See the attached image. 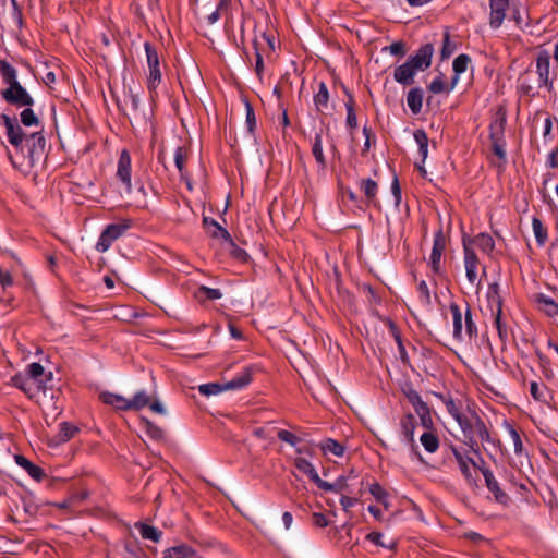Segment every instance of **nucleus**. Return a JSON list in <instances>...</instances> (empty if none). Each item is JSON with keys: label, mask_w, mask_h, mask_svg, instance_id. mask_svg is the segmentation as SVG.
Instances as JSON below:
<instances>
[{"label": "nucleus", "mask_w": 558, "mask_h": 558, "mask_svg": "<svg viewBox=\"0 0 558 558\" xmlns=\"http://www.w3.org/2000/svg\"><path fill=\"white\" fill-rule=\"evenodd\" d=\"M486 487L494 495L495 500L501 505H507L510 500L509 496L500 488L498 481L493 472L488 469L482 470Z\"/></svg>", "instance_id": "obj_17"}, {"label": "nucleus", "mask_w": 558, "mask_h": 558, "mask_svg": "<svg viewBox=\"0 0 558 558\" xmlns=\"http://www.w3.org/2000/svg\"><path fill=\"white\" fill-rule=\"evenodd\" d=\"M312 522L317 527H326L329 524L328 519L320 512H314L312 515Z\"/></svg>", "instance_id": "obj_63"}, {"label": "nucleus", "mask_w": 558, "mask_h": 558, "mask_svg": "<svg viewBox=\"0 0 558 558\" xmlns=\"http://www.w3.org/2000/svg\"><path fill=\"white\" fill-rule=\"evenodd\" d=\"M317 487H319L320 489L326 490V492L340 493V492L347 489V487H348L347 478L344 476H339L335 483H328L320 478V482H318Z\"/></svg>", "instance_id": "obj_39"}, {"label": "nucleus", "mask_w": 558, "mask_h": 558, "mask_svg": "<svg viewBox=\"0 0 558 558\" xmlns=\"http://www.w3.org/2000/svg\"><path fill=\"white\" fill-rule=\"evenodd\" d=\"M292 462L295 469L299 472L307 475L313 483L317 485L318 482H320V477L318 475L316 468L308 459H306L305 457H294L292 459Z\"/></svg>", "instance_id": "obj_20"}, {"label": "nucleus", "mask_w": 558, "mask_h": 558, "mask_svg": "<svg viewBox=\"0 0 558 558\" xmlns=\"http://www.w3.org/2000/svg\"><path fill=\"white\" fill-rule=\"evenodd\" d=\"M439 398L442 400L446 410L452 416L453 420L464 412L462 403L460 401H457L451 397H445L442 395H439Z\"/></svg>", "instance_id": "obj_41"}, {"label": "nucleus", "mask_w": 558, "mask_h": 558, "mask_svg": "<svg viewBox=\"0 0 558 558\" xmlns=\"http://www.w3.org/2000/svg\"><path fill=\"white\" fill-rule=\"evenodd\" d=\"M390 329H391V332L393 335V338L397 342V345H398V351H399V355H400V359L401 361L407 364L409 363V356H408V353H407V350L404 348V344L402 342V339H401V336L396 327V325L393 323H390Z\"/></svg>", "instance_id": "obj_48"}, {"label": "nucleus", "mask_w": 558, "mask_h": 558, "mask_svg": "<svg viewBox=\"0 0 558 558\" xmlns=\"http://www.w3.org/2000/svg\"><path fill=\"white\" fill-rule=\"evenodd\" d=\"M471 62V58L468 56V54H459L454 60H453V63H452V69H453V72H454V75L452 77V85L451 87L448 89V92L452 90L454 85L458 83L459 81V77L462 73H464L469 66Z\"/></svg>", "instance_id": "obj_26"}, {"label": "nucleus", "mask_w": 558, "mask_h": 558, "mask_svg": "<svg viewBox=\"0 0 558 558\" xmlns=\"http://www.w3.org/2000/svg\"><path fill=\"white\" fill-rule=\"evenodd\" d=\"M2 121L5 126L7 137L10 144L13 145L16 149L24 151V141L27 135L19 125L17 120L15 118H10L9 116L3 114Z\"/></svg>", "instance_id": "obj_9"}, {"label": "nucleus", "mask_w": 558, "mask_h": 558, "mask_svg": "<svg viewBox=\"0 0 558 558\" xmlns=\"http://www.w3.org/2000/svg\"><path fill=\"white\" fill-rule=\"evenodd\" d=\"M134 527L138 531V533L144 539H149L153 541L154 543H158L162 537L161 531L147 523L136 522L134 524Z\"/></svg>", "instance_id": "obj_27"}, {"label": "nucleus", "mask_w": 558, "mask_h": 558, "mask_svg": "<svg viewBox=\"0 0 558 558\" xmlns=\"http://www.w3.org/2000/svg\"><path fill=\"white\" fill-rule=\"evenodd\" d=\"M415 143L418 146V154L422 158V162H425L428 156V137L423 129L415 130L413 133Z\"/></svg>", "instance_id": "obj_33"}, {"label": "nucleus", "mask_w": 558, "mask_h": 558, "mask_svg": "<svg viewBox=\"0 0 558 558\" xmlns=\"http://www.w3.org/2000/svg\"><path fill=\"white\" fill-rule=\"evenodd\" d=\"M454 421L459 424L461 432L464 436V442L472 449L475 450L477 447V439L481 441H490L489 432L484 421L476 414L475 411L469 407L466 412H463Z\"/></svg>", "instance_id": "obj_1"}, {"label": "nucleus", "mask_w": 558, "mask_h": 558, "mask_svg": "<svg viewBox=\"0 0 558 558\" xmlns=\"http://www.w3.org/2000/svg\"><path fill=\"white\" fill-rule=\"evenodd\" d=\"M407 104L413 114H418L423 105V90L421 88H412L407 95Z\"/></svg>", "instance_id": "obj_28"}, {"label": "nucleus", "mask_w": 558, "mask_h": 558, "mask_svg": "<svg viewBox=\"0 0 558 558\" xmlns=\"http://www.w3.org/2000/svg\"><path fill=\"white\" fill-rule=\"evenodd\" d=\"M277 436L280 440L289 444L292 447H296L301 439L293 433L286 429H277Z\"/></svg>", "instance_id": "obj_55"}, {"label": "nucleus", "mask_w": 558, "mask_h": 558, "mask_svg": "<svg viewBox=\"0 0 558 558\" xmlns=\"http://www.w3.org/2000/svg\"><path fill=\"white\" fill-rule=\"evenodd\" d=\"M1 95L7 102L19 107H31L34 104L33 98L19 81L9 85Z\"/></svg>", "instance_id": "obj_8"}, {"label": "nucleus", "mask_w": 558, "mask_h": 558, "mask_svg": "<svg viewBox=\"0 0 558 558\" xmlns=\"http://www.w3.org/2000/svg\"><path fill=\"white\" fill-rule=\"evenodd\" d=\"M410 403L412 404L416 413L429 408L420 395L415 397L413 400H411Z\"/></svg>", "instance_id": "obj_64"}, {"label": "nucleus", "mask_w": 558, "mask_h": 558, "mask_svg": "<svg viewBox=\"0 0 558 558\" xmlns=\"http://www.w3.org/2000/svg\"><path fill=\"white\" fill-rule=\"evenodd\" d=\"M198 390L203 396H214L220 393L221 391H226L227 389H225V384L220 385L216 383H209L201 385Z\"/></svg>", "instance_id": "obj_51"}, {"label": "nucleus", "mask_w": 558, "mask_h": 558, "mask_svg": "<svg viewBox=\"0 0 558 558\" xmlns=\"http://www.w3.org/2000/svg\"><path fill=\"white\" fill-rule=\"evenodd\" d=\"M15 462L17 465L23 468L27 474L33 477L34 480H40L44 475V471L41 468L35 465L32 463L28 459H26L24 456L17 454L15 456Z\"/></svg>", "instance_id": "obj_30"}, {"label": "nucleus", "mask_w": 558, "mask_h": 558, "mask_svg": "<svg viewBox=\"0 0 558 558\" xmlns=\"http://www.w3.org/2000/svg\"><path fill=\"white\" fill-rule=\"evenodd\" d=\"M369 493L372 496L379 502H381L386 509H388V493L386 489L378 483H373L369 486Z\"/></svg>", "instance_id": "obj_46"}, {"label": "nucleus", "mask_w": 558, "mask_h": 558, "mask_svg": "<svg viewBox=\"0 0 558 558\" xmlns=\"http://www.w3.org/2000/svg\"><path fill=\"white\" fill-rule=\"evenodd\" d=\"M536 302L539 308L548 316H558V302L554 301L551 298L541 293L536 296Z\"/></svg>", "instance_id": "obj_32"}, {"label": "nucleus", "mask_w": 558, "mask_h": 558, "mask_svg": "<svg viewBox=\"0 0 558 558\" xmlns=\"http://www.w3.org/2000/svg\"><path fill=\"white\" fill-rule=\"evenodd\" d=\"M465 242L470 243V247H473V248L477 247L478 250L482 251V253H484L486 255H490L495 248L494 239L492 238V235H489L486 232H481L473 238L464 235L462 238L463 246H464Z\"/></svg>", "instance_id": "obj_14"}, {"label": "nucleus", "mask_w": 558, "mask_h": 558, "mask_svg": "<svg viewBox=\"0 0 558 558\" xmlns=\"http://www.w3.org/2000/svg\"><path fill=\"white\" fill-rule=\"evenodd\" d=\"M445 247H446L445 238L442 235V232L439 231L434 238L433 248H432V253L429 256V266L434 274H440L441 256H442V252H444Z\"/></svg>", "instance_id": "obj_16"}, {"label": "nucleus", "mask_w": 558, "mask_h": 558, "mask_svg": "<svg viewBox=\"0 0 558 558\" xmlns=\"http://www.w3.org/2000/svg\"><path fill=\"white\" fill-rule=\"evenodd\" d=\"M428 89L433 93V94H440V93H444L446 92V83L444 81V77L441 74L437 75L436 77L433 78V81L430 82V84L428 85Z\"/></svg>", "instance_id": "obj_56"}, {"label": "nucleus", "mask_w": 558, "mask_h": 558, "mask_svg": "<svg viewBox=\"0 0 558 558\" xmlns=\"http://www.w3.org/2000/svg\"><path fill=\"white\" fill-rule=\"evenodd\" d=\"M117 177L124 184L128 193L131 192V156L128 150H122L118 160Z\"/></svg>", "instance_id": "obj_15"}, {"label": "nucleus", "mask_w": 558, "mask_h": 558, "mask_svg": "<svg viewBox=\"0 0 558 558\" xmlns=\"http://www.w3.org/2000/svg\"><path fill=\"white\" fill-rule=\"evenodd\" d=\"M46 141L40 132H34L25 137L24 149H26L27 158L33 165L44 154Z\"/></svg>", "instance_id": "obj_10"}, {"label": "nucleus", "mask_w": 558, "mask_h": 558, "mask_svg": "<svg viewBox=\"0 0 558 558\" xmlns=\"http://www.w3.org/2000/svg\"><path fill=\"white\" fill-rule=\"evenodd\" d=\"M21 122L25 126H32V125H38L39 120H38L37 116L35 114V112L33 111V109L25 108L21 112Z\"/></svg>", "instance_id": "obj_54"}, {"label": "nucleus", "mask_w": 558, "mask_h": 558, "mask_svg": "<svg viewBox=\"0 0 558 558\" xmlns=\"http://www.w3.org/2000/svg\"><path fill=\"white\" fill-rule=\"evenodd\" d=\"M143 424L145 426V433L155 440H159L163 438V430L148 420H143Z\"/></svg>", "instance_id": "obj_50"}, {"label": "nucleus", "mask_w": 558, "mask_h": 558, "mask_svg": "<svg viewBox=\"0 0 558 558\" xmlns=\"http://www.w3.org/2000/svg\"><path fill=\"white\" fill-rule=\"evenodd\" d=\"M312 153L316 160V162L322 167H326V159L323 153V138L319 133L315 134L313 146H312Z\"/></svg>", "instance_id": "obj_42"}, {"label": "nucleus", "mask_w": 558, "mask_h": 558, "mask_svg": "<svg viewBox=\"0 0 558 558\" xmlns=\"http://www.w3.org/2000/svg\"><path fill=\"white\" fill-rule=\"evenodd\" d=\"M416 427V420L413 414L404 415L400 421V429L401 434L404 438V441L412 447L415 445L414 440V432Z\"/></svg>", "instance_id": "obj_22"}, {"label": "nucleus", "mask_w": 558, "mask_h": 558, "mask_svg": "<svg viewBox=\"0 0 558 558\" xmlns=\"http://www.w3.org/2000/svg\"><path fill=\"white\" fill-rule=\"evenodd\" d=\"M416 414L420 417L422 426L425 427L426 430H433L434 423H433L429 408H427L423 411H420Z\"/></svg>", "instance_id": "obj_57"}, {"label": "nucleus", "mask_w": 558, "mask_h": 558, "mask_svg": "<svg viewBox=\"0 0 558 558\" xmlns=\"http://www.w3.org/2000/svg\"><path fill=\"white\" fill-rule=\"evenodd\" d=\"M329 102V92L327 85L324 82H320L318 85V90L314 95V104L319 112H324L328 108Z\"/></svg>", "instance_id": "obj_31"}, {"label": "nucleus", "mask_w": 558, "mask_h": 558, "mask_svg": "<svg viewBox=\"0 0 558 558\" xmlns=\"http://www.w3.org/2000/svg\"><path fill=\"white\" fill-rule=\"evenodd\" d=\"M174 163L181 175L184 172L185 155L182 147H178L174 151Z\"/></svg>", "instance_id": "obj_61"}, {"label": "nucleus", "mask_w": 558, "mask_h": 558, "mask_svg": "<svg viewBox=\"0 0 558 558\" xmlns=\"http://www.w3.org/2000/svg\"><path fill=\"white\" fill-rule=\"evenodd\" d=\"M150 398L145 390L137 391L129 399L130 410H141L149 404Z\"/></svg>", "instance_id": "obj_44"}, {"label": "nucleus", "mask_w": 558, "mask_h": 558, "mask_svg": "<svg viewBox=\"0 0 558 558\" xmlns=\"http://www.w3.org/2000/svg\"><path fill=\"white\" fill-rule=\"evenodd\" d=\"M361 191L365 194L367 201L372 202L375 199L378 192V184L372 179H362L359 182Z\"/></svg>", "instance_id": "obj_40"}, {"label": "nucleus", "mask_w": 558, "mask_h": 558, "mask_svg": "<svg viewBox=\"0 0 558 558\" xmlns=\"http://www.w3.org/2000/svg\"><path fill=\"white\" fill-rule=\"evenodd\" d=\"M417 293L418 300L423 306H429L432 304L430 291L425 280L418 282Z\"/></svg>", "instance_id": "obj_49"}, {"label": "nucleus", "mask_w": 558, "mask_h": 558, "mask_svg": "<svg viewBox=\"0 0 558 558\" xmlns=\"http://www.w3.org/2000/svg\"><path fill=\"white\" fill-rule=\"evenodd\" d=\"M449 310L452 316L453 326V338L462 341L465 336L471 338L477 333V328L472 319V314L469 305L466 306L465 314L463 316L460 306L457 303H451Z\"/></svg>", "instance_id": "obj_2"}, {"label": "nucleus", "mask_w": 558, "mask_h": 558, "mask_svg": "<svg viewBox=\"0 0 558 558\" xmlns=\"http://www.w3.org/2000/svg\"><path fill=\"white\" fill-rule=\"evenodd\" d=\"M245 109H246L245 123H246L247 130L252 133L256 126L255 113H254L252 106L248 102H246Z\"/></svg>", "instance_id": "obj_60"}, {"label": "nucleus", "mask_w": 558, "mask_h": 558, "mask_svg": "<svg viewBox=\"0 0 558 558\" xmlns=\"http://www.w3.org/2000/svg\"><path fill=\"white\" fill-rule=\"evenodd\" d=\"M11 385L22 390L28 398H34L38 392L44 390L25 373H19L12 376Z\"/></svg>", "instance_id": "obj_12"}, {"label": "nucleus", "mask_w": 558, "mask_h": 558, "mask_svg": "<svg viewBox=\"0 0 558 558\" xmlns=\"http://www.w3.org/2000/svg\"><path fill=\"white\" fill-rule=\"evenodd\" d=\"M132 226L130 219L108 225L100 233L95 248L99 253L107 252L112 243L121 238Z\"/></svg>", "instance_id": "obj_4"}, {"label": "nucleus", "mask_w": 558, "mask_h": 558, "mask_svg": "<svg viewBox=\"0 0 558 558\" xmlns=\"http://www.w3.org/2000/svg\"><path fill=\"white\" fill-rule=\"evenodd\" d=\"M144 49L148 66L147 88L150 93H153L156 92L162 80L160 61L157 50L150 43L146 41L144 44Z\"/></svg>", "instance_id": "obj_5"}, {"label": "nucleus", "mask_w": 558, "mask_h": 558, "mask_svg": "<svg viewBox=\"0 0 558 558\" xmlns=\"http://www.w3.org/2000/svg\"><path fill=\"white\" fill-rule=\"evenodd\" d=\"M203 223L207 232L213 238L223 239L226 241H230L233 244L230 233L225 228H222L214 218L204 217Z\"/></svg>", "instance_id": "obj_25"}, {"label": "nucleus", "mask_w": 558, "mask_h": 558, "mask_svg": "<svg viewBox=\"0 0 558 558\" xmlns=\"http://www.w3.org/2000/svg\"><path fill=\"white\" fill-rule=\"evenodd\" d=\"M420 442L428 453H435L439 448V437L434 430H426L420 437Z\"/></svg>", "instance_id": "obj_29"}, {"label": "nucleus", "mask_w": 558, "mask_h": 558, "mask_svg": "<svg viewBox=\"0 0 558 558\" xmlns=\"http://www.w3.org/2000/svg\"><path fill=\"white\" fill-rule=\"evenodd\" d=\"M499 284L494 282L488 286L487 290V300L492 310V315L494 317V324L498 331V336L501 340H506L508 338V328L506 323L502 322V300L499 293Z\"/></svg>", "instance_id": "obj_3"}, {"label": "nucleus", "mask_w": 558, "mask_h": 558, "mask_svg": "<svg viewBox=\"0 0 558 558\" xmlns=\"http://www.w3.org/2000/svg\"><path fill=\"white\" fill-rule=\"evenodd\" d=\"M456 46L450 41L449 33L444 35V43L441 48V58L447 59L454 52Z\"/></svg>", "instance_id": "obj_58"}, {"label": "nucleus", "mask_w": 558, "mask_h": 558, "mask_svg": "<svg viewBox=\"0 0 558 558\" xmlns=\"http://www.w3.org/2000/svg\"><path fill=\"white\" fill-rule=\"evenodd\" d=\"M195 298L199 301H215L221 299L222 293L219 289L201 286L195 292Z\"/></svg>", "instance_id": "obj_38"}, {"label": "nucleus", "mask_w": 558, "mask_h": 558, "mask_svg": "<svg viewBox=\"0 0 558 558\" xmlns=\"http://www.w3.org/2000/svg\"><path fill=\"white\" fill-rule=\"evenodd\" d=\"M505 120L496 121L490 124V138L493 140L494 153L501 159L506 157L504 147L499 144V138L504 132Z\"/></svg>", "instance_id": "obj_24"}, {"label": "nucleus", "mask_w": 558, "mask_h": 558, "mask_svg": "<svg viewBox=\"0 0 558 558\" xmlns=\"http://www.w3.org/2000/svg\"><path fill=\"white\" fill-rule=\"evenodd\" d=\"M275 432L277 433V429L268 424L266 426L255 428L253 430V435L259 439L272 440Z\"/></svg>", "instance_id": "obj_52"}, {"label": "nucleus", "mask_w": 558, "mask_h": 558, "mask_svg": "<svg viewBox=\"0 0 558 558\" xmlns=\"http://www.w3.org/2000/svg\"><path fill=\"white\" fill-rule=\"evenodd\" d=\"M99 399L108 405L113 407L117 410L130 411L129 399L121 395H117L109 391H104L99 395Z\"/></svg>", "instance_id": "obj_23"}, {"label": "nucleus", "mask_w": 558, "mask_h": 558, "mask_svg": "<svg viewBox=\"0 0 558 558\" xmlns=\"http://www.w3.org/2000/svg\"><path fill=\"white\" fill-rule=\"evenodd\" d=\"M193 549L186 545H179L166 550L165 558H187L193 555Z\"/></svg>", "instance_id": "obj_45"}, {"label": "nucleus", "mask_w": 558, "mask_h": 558, "mask_svg": "<svg viewBox=\"0 0 558 558\" xmlns=\"http://www.w3.org/2000/svg\"><path fill=\"white\" fill-rule=\"evenodd\" d=\"M24 373L43 389H45L46 384L51 380V373H46L44 366L37 362L28 364Z\"/></svg>", "instance_id": "obj_19"}, {"label": "nucleus", "mask_w": 558, "mask_h": 558, "mask_svg": "<svg viewBox=\"0 0 558 558\" xmlns=\"http://www.w3.org/2000/svg\"><path fill=\"white\" fill-rule=\"evenodd\" d=\"M463 262L465 268V276L468 281L472 286L478 287L481 283L480 280V269H482L483 274H485V266L481 265L480 259L475 253L473 247H470V243L465 242L463 247Z\"/></svg>", "instance_id": "obj_6"}, {"label": "nucleus", "mask_w": 558, "mask_h": 558, "mask_svg": "<svg viewBox=\"0 0 558 558\" xmlns=\"http://www.w3.org/2000/svg\"><path fill=\"white\" fill-rule=\"evenodd\" d=\"M434 53V47L432 44L423 45L413 56L408 59L415 70L423 71L427 69L432 63V57Z\"/></svg>", "instance_id": "obj_11"}, {"label": "nucleus", "mask_w": 558, "mask_h": 558, "mask_svg": "<svg viewBox=\"0 0 558 558\" xmlns=\"http://www.w3.org/2000/svg\"><path fill=\"white\" fill-rule=\"evenodd\" d=\"M416 73L417 71L415 68H413L411 63L407 61L395 69L393 78L399 84L408 86L413 83Z\"/></svg>", "instance_id": "obj_21"}, {"label": "nucleus", "mask_w": 558, "mask_h": 558, "mask_svg": "<svg viewBox=\"0 0 558 558\" xmlns=\"http://www.w3.org/2000/svg\"><path fill=\"white\" fill-rule=\"evenodd\" d=\"M255 369L253 365L245 366L231 380L225 383V389L239 390L246 387L252 381Z\"/></svg>", "instance_id": "obj_18"}, {"label": "nucleus", "mask_w": 558, "mask_h": 558, "mask_svg": "<svg viewBox=\"0 0 558 558\" xmlns=\"http://www.w3.org/2000/svg\"><path fill=\"white\" fill-rule=\"evenodd\" d=\"M77 427L68 423L63 422L60 424V429L58 434L59 441L65 442L69 441L71 438L74 437V435L77 433Z\"/></svg>", "instance_id": "obj_47"}, {"label": "nucleus", "mask_w": 558, "mask_h": 558, "mask_svg": "<svg viewBox=\"0 0 558 558\" xmlns=\"http://www.w3.org/2000/svg\"><path fill=\"white\" fill-rule=\"evenodd\" d=\"M345 109H347V125L350 129H355L357 126V119L356 113L354 110V102L352 97L348 102H345Z\"/></svg>", "instance_id": "obj_53"}, {"label": "nucleus", "mask_w": 558, "mask_h": 558, "mask_svg": "<svg viewBox=\"0 0 558 558\" xmlns=\"http://www.w3.org/2000/svg\"><path fill=\"white\" fill-rule=\"evenodd\" d=\"M530 393L536 401H545V393L544 390L539 387V385L536 381H532L530 384Z\"/></svg>", "instance_id": "obj_62"}, {"label": "nucleus", "mask_w": 558, "mask_h": 558, "mask_svg": "<svg viewBox=\"0 0 558 558\" xmlns=\"http://www.w3.org/2000/svg\"><path fill=\"white\" fill-rule=\"evenodd\" d=\"M453 456L459 464V468L462 472V474L470 480L472 477L471 474V464L474 465V462L471 458L464 457L461 452H459L457 449H453Z\"/></svg>", "instance_id": "obj_43"}, {"label": "nucleus", "mask_w": 558, "mask_h": 558, "mask_svg": "<svg viewBox=\"0 0 558 558\" xmlns=\"http://www.w3.org/2000/svg\"><path fill=\"white\" fill-rule=\"evenodd\" d=\"M320 449L324 454H332L336 457H342L344 454V446L339 441L328 438L320 444Z\"/></svg>", "instance_id": "obj_34"}, {"label": "nucleus", "mask_w": 558, "mask_h": 558, "mask_svg": "<svg viewBox=\"0 0 558 558\" xmlns=\"http://www.w3.org/2000/svg\"><path fill=\"white\" fill-rule=\"evenodd\" d=\"M0 75L3 82L8 85H11L17 82V73L16 70L5 60L0 59Z\"/></svg>", "instance_id": "obj_37"}, {"label": "nucleus", "mask_w": 558, "mask_h": 558, "mask_svg": "<svg viewBox=\"0 0 558 558\" xmlns=\"http://www.w3.org/2000/svg\"><path fill=\"white\" fill-rule=\"evenodd\" d=\"M489 25L492 28H499L506 17V13L509 9V0H489Z\"/></svg>", "instance_id": "obj_13"}, {"label": "nucleus", "mask_w": 558, "mask_h": 558, "mask_svg": "<svg viewBox=\"0 0 558 558\" xmlns=\"http://www.w3.org/2000/svg\"><path fill=\"white\" fill-rule=\"evenodd\" d=\"M505 428L512 441L514 453L519 457L522 456L524 452V448L519 432L514 428L513 425H511L508 422L505 423Z\"/></svg>", "instance_id": "obj_35"}, {"label": "nucleus", "mask_w": 558, "mask_h": 558, "mask_svg": "<svg viewBox=\"0 0 558 558\" xmlns=\"http://www.w3.org/2000/svg\"><path fill=\"white\" fill-rule=\"evenodd\" d=\"M532 229L537 244L543 246L547 241L548 234L546 227L538 217L534 216L532 218Z\"/></svg>", "instance_id": "obj_36"}, {"label": "nucleus", "mask_w": 558, "mask_h": 558, "mask_svg": "<svg viewBox=\"0 0 558 558\" xmlns=\"http://www.w3.org/2000/svg\"><path fill=\"white\" fill-rule=\"evenodd\" d=\"M383 534L379 533V532H371L366 535V539L374 543L375 545L377 546H381V547H385V548H393L395 547V543H391V544H385L383 541Z\"/></svg>", "instance_id": "obj_59"}, {"label": "nucleus", "mask_w": 558, "mask_h": 558, "mask_svg": "<svg viewBox=\"0 0 558 558\" xmlns=\"http://www.w3.org/2000/svg\"><path fill=\"white\" fill-rule=\"evenodd\" d=\"M535 72L539 88L554 90V78L550 77V54L547 50H541L535 60Z\"/></svg>", "instance_id": "obj_7"}]
</instances>
